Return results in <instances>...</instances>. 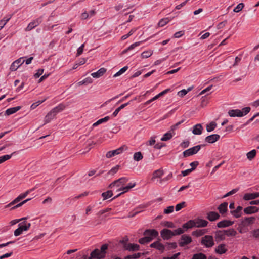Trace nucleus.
<instances>
[{
    "label": "nucleus",
    "instance_id": "nucleus-1",
    "mask_svg": "<svg viewBox=\"0 0 259 259\" xmlns=\"http://www.w3.org/2000/svg\"><path fill=\"white\" fill-rule=\"evenodd\" d=\"M143 235L145 236L139 240V242L141 244H144L151 242L153 238L156 237L158 235V232L155 229H146Z\"/></svg>",
    "mask_w": 259,
    "mask_h": 259
},
{
    "label": "nucleus",
    "instance_id": "nucleus-2",
    "mask_svg": "<svg viewBox=\"0 0 259 259\" xmlns=\"http://www.w3.org/2000/svg\"><path fill=\"white\" fill-rule=\"evenodd\" d=\"M65 108V105L63 104H60L57 106L52 109L45 117V123L46 124L51 121L55 116L60 112L63 111Z\"/></svg>",
    "mask_w": 259,
    "mask_h": 259
},
{
    "label": "nucleus",
    "instance_id": "nucleus-3",
    "mask_svg": "<svg viewBox=\"0 0 259 259\" xmlns=\"http://www.w3.org/2000/svg\"><path fill=\"white\" fill-rule=\"evenodd\" d=\"M200 244L206 248H210L215 244L213 237L211 235H205L201 238Z\"/></svg>",
    "mask_w": 259,
    "mask_h": 259
},
{
    "label": "nucleus",
    "instance_id": "nucleus-4",
    "mask_svg": "<svg viewBox=\"0 0 259 259\" xmlns=\"http://www.w3.org/2000/svg\"><path fill=\"white\" fill-rule=\"evenodd\" d=\"M34 189H35L34 188L31 189H29V190H27L25 192H24L23 193H21L16 198H15L13 201H12L9 204L5 206V208H8L9 207H11V206L16 204L17 203H18L21 200L25 198L29 193H30Z\"/></svg>",
    "mask_w": 259,
    "mask_h": 259
},
{
    "label": "nucleus",
    "instance_id": "nucleus-5",
    "mask_svg": "<svg viewBox=\"0 0 259 259\" xmlns=\"http://www.w3.org/2000/svg\"><path fill=\"white\" fill-rule=\"evenodd\" d=\"M201 148V145H197L186 150L183 152L184 157H188L189 156L193 155L200 150Z\"/></svg>",
    "mask_w": 259,
    "mask_h": 259
},
{
    "label": "nucleus",
    "instance_id": "nucleus-6",
    "mask_svg": "<svg viewBox=\"0 0 259 259\" xmlns=\"http://www.w3.org/2000/svg\"><path fill=\"white\" fill-rule=\"evenodd\" d=\"M192 241V239L190 236L184 234L181 236L180 239L179 240V245L181 247H184L191 243Z\"/></svg>",
    "mask_w": 259,
    "mask_h": 259
},
{
    "label": "nucleus",
    "instance_id": "nucleus-7",
    "mask_svg": "<svg viewBox=\"0 0 259 259\" xmlns=\"http://www.w3.org/2000/svg\"><path fill=\"white\" fill-rule=\"evenodd\" d=\"M160 239H158V240L154 242L150 245V247L154 248L159 250L161 253L164 252L166 248L165 244L164 245L160 242Z\"/></svg>",
    "mask_w": 259,
    "mask_h": 259
},
{
    "label": "nucleus",
    "instance_id": "nucleus-8",
    "mask_svg": "<svg viewBox=\"0 0 259 259\" xmlns=\"http://www.w3.org/2000/svg\"><path fill=\"white\" fill-rule=\"evenodd\" d=\"M160 236L163 240H168L174 236V234L173 231L169 229H163L160 231Z\"/></svg>",
    "mask_w": 259,
    "mask_h": 259
},
{
    "label": "nucleus",
    "instance_id": "nucleus-9",
    "mask_svg": "<svg viewBox=\"0 0 259 259\" xmlns=\"http://www.w3.org/2000/svg\"><path fill=\"white\" fill-rule=\"evenodd\" d=\"M42 21V16H40L39 18L36 19L32 22H30L27 27L25 28L26 31H29L32 29L34 28L38 25H39Z\"/></svg>",
    "mask_w": 259,
    "mask_h": 259
},
{
    "label": "nucleus",
    "instance_id": "nucleus-10",
    "mask_svg": "<svg viewBox=\"0 0 259 259\" xmlns=\"http://www.w3.org/2000/svg\"><path fill=\"white\" fill-rule=\"evenodd\" d=\"M125 147V146H122L116 150L108 151L106 154V157L109 158L114 156L115 155H118L123 151Z\"/></svg>",
    "mask_w": 259,
    "mask_h": 259
},
{
    "label": "nucleus",
    "instance_id": "nucleus-11",
    "mask_svg": "<svg viewBox=\"0 0 259 259\" xmlns=\"http://www.w3.org/2000/svg\"><path fill=\"white\" fill-rule=\"evenodd\" d=\"M215 241L219 243L225 239V234L224 230H217L214 232Z\"/></svg>",
    "mask_w": 259,
    "mask_h": 259
},
{
    "label": "nucleus",
    "instance_id": "nucleus-12",
    "mask_svg": "<svg viewBox=\"0 0 259 259\" xmlns=\"http://www.w3.org/2000/svg\"><path fill=\"white\" fill-rule=\"evenodd\" d=\"M195 227L202 228L207 226L208 221L200 218H197L194 219Z\"/></svg>",
    "mask_w": 259,
    "mask_h": 259
},
{
    "label": "nucleus",
    "instance_id": "nucleus-13",
    "mask_svg": "<svg viewBox=\"0 0 259 259\" xmlns=\"http://www.w3.org/2000/svg\"><path fill=\"white\" fill-rule=\"evenodd\" d=\"M255 218L254 217H245L241 220V225L242 226H247L252 224L254 223Z\"/></svg>",
    "mask_w": 259,
    "mask_h": 259
},
{
    "label": "nucleus",
    "instance_id": "nucleus-14",
    "mask_svg": "<svg viewBox=\"0 0 259 259\" xmlns=\"http://www.w3.org/2000/svg\"><path fill=\"white\" fill-rule=\"evenodd\" d=\"M220 138V136L219 135L212 134L207 136L205 139V141L209 144H212L218 141Z\"/></svg>",
    "mask_w": 259,
    "mask_h": 259
},
{
    "label": "nucleus",
    "instance_id": "nucleus-15",
    "mask_svg": "<svg viewBox=\"0 0 259 259\" xmlns=\"http://www.w3.org/2000/svg\"><path fill=\"white\" fill-rule=\"evenodd\" d=\"M234 221L227 220H224L217 223V227L220 228H226L232 226L234 224Z\"/></svg>",
    "mask_w": 259,
    "mask_h": 259
},
{
    "label": "nucleus",
    "instance_id": "nucleus-16",
    "mask_svg": "<svg viewBox=\"0 0 259 259\" xmlns=\"http://www.w3.org/2000/svg\"><path fill=\"white\" fill-rule=\"evenodd\" d=\"M104 258L103 255L100 253V250L98 249H95L91 252L90 256L89 257V259L97 258L101 259Z\"/></svg>",
    "mask_w": 259,
    "mask_h": 259
},
{
    "label": "nucleus",
    "instance_id": "nucleus-17",
    "mask_svg": "<svg viewBox=\"0 0 259 259\" xmlns=\"http://www.w3.org/2000/svg\"><path fill=\"white\" fill-rule=\"evenodd\" d=\"M227 251V249L226 248V245L225 244L222 243L219 245L214 250L215 252L217 254H222L225 253Z\"/></svg>",
    "mask_w": 259,
    "mask_h": 259
},
{
    "label": "nucleus",
    "instance_id": "nucleus-18",
    "mask_svg": "<svg viewBox=\"0 0 259 259\" xmlns=\"http://www.w3.org/2000/svg\"><path fill=\"white\" fill-rule=\"evenodd\" d=\"M259 208L256 206H248L244 209V212L246 214H251L258 212Z\"/></svg>",
    "mask_w": 259,
    "mask_h": 259
},
{
    "label": "nucleus",
    "instance_id": "nucleus-19",
    "mask_svg": "<svg viewBox=\"0 0 259 259\" xmlns=\"http://www.w3.org/2000/svg\"><path fill=\"white\" fill-rule=\"evenodd\" d=\"M259 197V193L255 192L252 193H246L244 194L243 199L245 200H250Z\"/></svg>",
    "mask_w": 259,
    "mask_h": 259
},
{
    "label": "nucleus",
    "instance_id": "nucleus-20",
    "mask_svg": "<svg viewBox=\"0 0 259 259\" xmlns=\"http://www.w3.org/2000/svg\"><path fill=\"white\" fill-rule=\"evenodd\" d=\"M195 224L194 220H190L187 222L186 223L183 224L182 228L184 230L185 232V231H187L189 229H191L193 227H195Z\"/></svg>",
    "mask_w": 259,
    "mask_h": 259
},
{
    "label": "nucleus",
    "instance_id": "nucleus-21",
    "mask_svg": "<svg viewBox=\"0 0 259 259\" xmlns=\"http://www.w3.org/2000/svg\"><path fill=\"white\" fill-rule=\"evenodd\" d=\"M218 213L214 211H210L207 214L206 218L210 221H214L220 218Z\"/></svg>",
    "mask_w": 259,
    "mask_h": 259
},
{
    "label": "nucleus",
    "instance_id": "nucleus-22",
    "mask_svg": "<svg viewBox=\"0 0 259 259\" xmlns=\"http://www.w3.org/2000/svg\"><path fill=\"white\" fill-rule=\"evenodd\" d=\"M230 117H242V113L239 109H232L230 110L228 112Z\"/></svg>",
    "mask_w": 259,
    "mask_h": 259
},
{
    "label": "nucleus",
    "instance_id": "nucleus-23",
    "mask_svg": "<svg viewBox=\"0 0 259 259\" xmlns=\"http://www.w3.org/2000/svg\"><path fill=\"white\" fill-rule=\"evenodd\" d=\"M124 249L129 251H136L140 249V246L137 244L128 243Z\"/></svg>",
    "mask_w": 259,
    "mask_h": 259
},
{
    "label": "nucleus",
    "instance_id": "nucleus-24",
    "mask_svg": "<svg viewBox=\"0 0 259 259\" xmlns=\"http://www.w3.org/2000/svg\"><path fill=\"white\" fill-rule=\"evenodd\" d=\"M228 203L226 202L221 203L218 207V209L222 215H223L228 211Z\"/></svg>",
    "mask_w": 259,
    "mask_h": 259
},
{
    "label": "nucleus",
    "instance_id": "nucleus-25",
    "mask_svg": "<svg viewBox=\"0 0 259 259\" xmlns=\"http://www.w3.org/2000/svg\"><path fill=\"white\" fill-rule=\"evenodd\" d=\"M242 207L238 206L235 210L231 211L230 212L235 218H239L242 214Z\"/></svg>",
    "mask_w": 259,
    "mask_h": 259
},
{
    "label": "nucleus",
    "instance_id": "nucleus-26",
    "mask_svg": "<svg viewBox=\"0 0 259 259\" xmlns=\"http://www.w3.org/2000/svg\"><path fill=\"white\" fill-rule=\"evenodd\" d=\"M203 130V127L201 124H197L193 126L192 133L194 135H201Z\"/></svg>",
    "mask_w": 259,
    "mask_h": 259
},
{
    "label": "nucleus",
    "instance_id": "nucleus-27",
    "mask_svg": "<svg viewBox=\"0 0 259 259\" xmlns=\"http://www.w3.org/2000/svg\"><path fill=\"white\" fill-rule=\"evenodd\" d=\"M106 69L104 68H101L98 70L97 72L91 73L92 76L94 78H99L103 76L106 72Z\"/></svg>",
    "mask_w": 259,
    "mask_h": 259
},
{
    "label": "nucleus",
    "instance_id": "nucleus-28",
    "mask_svg": "<svg viewBox=\"0 0 259 259\" xmlns=\"http://www.w3.org/2000/svg\"><path fill=\"white\" fill-rule=\"evenodd\" d=\"M21 109V106L12 107L7 109L5 111V115L9 116L13 114Z\"/></svg>",
    "mask_w": 259,
    "mask_h": 259
},
{
    "label": "nucleus",
    "instance_id": "nucleus-29",
    "mask_svg": "<svg viewBox=\"0 0 259 259\" xmlns=\"http://www.w3.org/2000/svg\"><path fill=\"white\" fill-rule=\"evenodd\" d=\"M133 100H131L130 102H127L126 103H124L123 104H122L121 105H120L119 107H118L115 111L112 114V116H114V117H115L117 115L118 113H119V112L122 109H123L124 107H125L126 106H127V105H128L130 104V102H132Z\"/></svg>",
    "mask_w": 259,
    "mask_h": 259
},
{
    "label": "nucleus",
    "instance_id": "nucleus-30",
    "mask_svg": "<svg viewBox=\"0 0 259 259\" xmlns=\"http://www.w3.org/2000/svg\"><path fill=\"white\" fill-rule=\"evenodd\" d=\"M128 181V179L126 177H122L116 180H115V182L116 184L117 187H119L120 185H124L127 181Z\"/></svg>",
    "mask_w": 259,
    "mask_h": 259
},
{
    "label": "nucleus",
    "instance_id": "nucleus-31",
    "mask_svg": "<svg viewBox=\"0 0 259 259\" xmlns=\"http://www.w3.org/2000/svg\"><path fill=\"white\" fill-rule=\"evenodd\" d=\"M207 233L206 229L197 230L193 231L192 233V235L196 237H200L203 235L204 234Z\"/></svg>",
    "mask_w": 259,
    "mask_h": 259
},
{
    "label": "nucleus",
    "instance_id": "nucleus-32",
    "mask_svg": "<svg viewBox=\"0 0 259 259\" xmlns=\"http://www.w3.org/2000/svg\"><path fill=\"white\" fill-rule=\"evenodd\" d=\"M174 135L173 134L172 132L169 131L164 134L163 136L161 138V140L162 141H166L170 139L172 136Z\"/></svg>",
    "mask_w": 259,
    "mask_h": 259
},
{
    "label": "nucleus",
    "instance_id": "nucleus-33",
    "mask_svg": "<svg viewBox=\"0 0 259 259\" xmlns=\"http://www.w3.org/2000/svg\"><path fill=\"white\" fill-rule=\"evenodd\" d=\"M224 231L227 236H235L237 234V232L234 229L224 230Z\"/></svg>",
    "mask_w": 259,
    "mask_h": 259
},
{
    "label": "nucleus",
    "instance_id": "nucleus-34",
    "mask_svg": "<svg viewBox=\"0 0 259 259\" xmlns=\"http://www.w3.org/2000/svg\"><path fill=\"white\" fill-rule=\"evenodd\" d=\"M166 249L170 250L171 249H175L177 247V244L176 242H166L165 243Z\"/></svg>",
    "mask_w": 259,
    "mask_h": 259
},
{
    "label": "nucleus",
    "instance_id": "nucleus-35",
    "mask_svg": "<svg viewBox=\"0 0 259 259\" xmlns=\"http://www.w3.org/2000/svg\"><path fill=\"white\" fill-rule=\"evenodd\" d=\"M130 189L128 188V186H126V187H121L120 188H119L118 191H121V190H122L123 191V192H121L120 193L118 194L117 195H116V196H115L114 197H113L110 201L112 200H114L117 198H118L119 196H120V195H121L122 194H124V193L127 192Z\"/></svg>",
    "mask_w": 259,
    "mask_h": 259
},
{
    "label": "nucleus",
    "instance_id": "nucleus-36",
    "mask_svg": "<svg viewBox=\"0 0 259 259\" xmlns=\"http://www.w3.org/2000/svg\"><path fill=\"white\" fill-rule=\"evenodd\" d=\"M113 196V192L111 190H108L106 192L102 193V196L103 197V200H106Z\"/></svg>",
    "mask_w": 259,
    "mask_h": 259
},
{
    "label": "nucleus",
    "instance_id": "nucleus-37",
    "mask_svg": "<svg viewBox=\"0 0 259 259\" xmlns=\"http://www.w3.org/2000/svg\"><path fill=\"white\" fill-rule=\"evenodd\" d=\"M191 259H207V256L203 253H198L194 254Z\"/></svg>",
    "mask_w": 259,
    "mask_h": 259
},
{
    "label": "nucleus",
    "instance_id": "nucleus-38",
    "mask_svg": "<svg viewBox=\"0 0 259 259\" xmlns=\"http://www.w3.org/2000/svg\"><path fill=\"white\" fill-rule=\"evenodd\" d=\"M217 126V123L215 122H211L206 126V130L208 132L213 131Z\"/></svg>",
    "mask_w": 259,
    "mask_h": 259
},
{
    "label": "nucleus",
    "instance_id": "nucleus-39",
    "mask_svg": "<svg viewBox=\"0 0 259 259\" xmlns=\"http://www.w3.org/2000/svg\"><path fill=\"white\" fill-rule=\"evenodd\" d=\"M256 154V151L255 150L253 149L250 151V152H248L246 154V156L249 160H251L255 157Z\"/></svg>",
    "mask_w": 259,
    "mask_h": 259
},
{
    "label": "nucleus",
    "instance_id": "nucleus-40",
    "mask_svg": "<svg viewBox=\"0 0 259 259\" xmlns=\"http://www.w3.org/2000/svg\"><path fill=\"white\" fill-rule=\"evenodd\" d=\"M163 174V171L162 169H158L154 171L153 174V178H160Z\"/></svg>",
    "mask_w": 259,
    "mask_h": 259
},
{
    "label": "nucleus",
    "instance_id": "nucleus-41",
    "mask_svg": "<svg viewBox=\"0 0 259 259\" xmlns=\"http://www.w3.org/2000/svg\"><path fill=\"white\" fill-rule=\"evenodd\" d=\"M141 42L139 41V42H136L134 43L133 44L131 45L130 47H128L126 49L122 51V53L124 54V53H126L127 51L133 49L136 47L139 46V45L140 44Z\"/></svg>",
    "mask_w": 259,
    "mask_h": 259
},
{
    "label": "nucleus",
    "instance_id": "nucleus-42",
    "mask_svg": "<svg viewBox=\"0 0 259 259\" xmlns=\"http://www.w3.org/2000/svg\"><path fill=\"white\" fill-rule=\"evenodd\" d=\"M142 254L143 253H137L133 255H128L125 256V259H137L140 258Z\"/></svg>",
    "mask_w": 259,
    "mask_h": 259
},
{
    "label": "nucleus",
    "instance_id": "nucleus-43",
    "mask_svg": "<svg viewBox=\"0 0 259 259\" xmlns=\"http://www.w3.org/2000/svg\"><path fill=\"white\" fill-rule=\"evenodd\" d=\"M128 69L127 66H124L123 68H122L120 70H119L117 72H116L114 75V77H116L120 76L124 72H125Z\"/></svg>",
    "mask_w": 259,
    "mask_h": 259
},
{
    "label": "nucleus",
    "instance_id": "nucleus-44",
    "mask_svg": "<svg viewBox=\"0 0 259 259\" xmlns=\"http://www.w3.org/2000/svg\"><path fill=\"white\" fill-rule=\"evenodd\" d=\"M15 152H13V153H12L10 155H3L2 156H1L0 157V164L3 163L4 162H5V161L11 158V157H12V156L13 155V154H14Z\"/></svg>",
    "mask_w": 259,
    "mask_h": 259
},
{
    "label": "nucleus",
    "instance_id": "nucleus-45",
    "mask_svg": "<svg viewBox=\"0 0 259 259\" xmlns=\"http://www.w3.org/2000/svg\"><path fill=\"white\" fill-rule=\"evenodd\" d=\"M108 245L107 244H104L102 245L101 247V249L100 250V253L103 255L105 257V254L106 253V250L108 249Z\"/></svg>",
    "mask_w": 259,
    "mask_h": 259
},
{
    "label": "nucleus",
    "instance_id": "nucleus-46",
    "mask_svg": "<svg viewBox=\"0 0 259 259\" xmlns=\"http://www.w3.org/2000/svg\"><path fill=\"white\" fill-rule=\"evenodd\" d=\"M143 158V155L141 152H137L134 154V159L136 161H139L142 160Z\"/></svg>",
    "mask_w": 259,
    "mask_h": 259
},
{
    "label": "nucleus",
    "instance_id": "nucleus-47",
    "mask_svg": "<svg viewBox=\"0 0 259 259\" xmlns=\"http://www.w3.org/2000/svg\"><path fill=\"white\" fill-rule=\"evenodd\" d=\"M162 225L166 227L169 228H175L176 226L172 222L164 221L162 223Z\"/></svg>",
    "mask_w": 259,
    "mask_h": 259
},
{
    "label": "nucleus",
    "instance_id": "nucleus-48",
    "mask_svg": "<svg viewBox=\"0 0 259 259\" xmlns=\"http://www.w3.org/2000/svg\"><path fill=\"white\" fill-rule=\"evenodd\" d=\"M153 54V51L149 50L143 52L141 54V56L143 58H147L151 56Z\"/></svg>",
    "mask_w": 259,
    "mask_h": 259
},
{
    "label": "nucleus",
    "instance_id": "nucleus-49",
    "mask_svg": "<svg viewBox=\"0 0 259 259\" xmlns=\"http://www.w3.org/2000/svg\"><path fill=\"white\" fill-rule=\"evenodd\" d=\"M184 122V120H182L178 122H177V123H176L175 124L172 125L170 127V131L172 132L173 133V134L175 135V130H176L178 127V126L181 124H182L183 122Z\"/></svg>",
    "mask_w": 259,
    "mask_h": 259
},
{
    "label": "nucleus",
    "instance_id": "nucleus-50",
    "mask_svg": "<svg viewBox=\"0 0 259 259\" xmlns=\"http://www.w3.org/2000/svg\"><path fill=\"white\" fill-rule=\"evenodd\" d=\"M25 62V58L24 57H21L15 61H14L11 65H15V64L20 65H23V64Z\"/></svg>",
    "mask_w": 259,
    "mask_h": 259
},
{
    "label": "nucleus",
    "instance_id": "nucleus-51",
    "mask_svg": "<svg viewBox=\"0 0 259 259\" xmlns=\"http://www.w3.org/2000/svg\"><path fill=\"white\" fill-rule=\"evenodd\" d=\"M137 30V28H133L126 35H124L121 37L122 40H125L132 35Z\"/></svg>",
    "mask_w": 259,
    "mask_h": 259
},
{
    "label": "nucleus",
    "instance_id": "nucleus-52",
    "mask_svg": "<svg viewBox=\"0 0 259 259\" xmlns=\"http://www.w3.org/2000/svg\"><path fill=\"white\" fill-rule=\"evenodd\" d=\"M31 199V198H28V199H27L23 201H22L21 202L16 204V205H15L14 206H13V207L11 208V209H16L17 208H18L19 207H21L22 206L23 204H25L27 202L29 201V200H30Z\"/></svg>",
    "mask_w": 259,
    "mask_h": 259
},
{
    "label": "nucleus",
    "instance_id": "nucleus-53",
    "mask_svg": "<svg viewBox=\"0 0 259 259\" xmlns=\"http://www.w3.org/2000/svg\"><path fill=\"white\" fill-rule=\"evenodd\" d=\"M244 5L243 3H239L233 10L234 12L237 13L242 10L243 8Z\"/></svg>",
    "mask_w": 259,
    "mask_h": 259
},
{
    "label": "nucleus",
    "instance_id": "nucleus-54",
    "mask_svg": "<svg viewBox=\"0 0 259 259\" xmlns=\"http://www.w3.org/2000/svg\"><path fill=\"white\" fill-rule=\"evenodd\" d=\"M169 22V20L167 18H163L161 19L158 22V26L160 27L164 26Z\"/></svg>",
    "mask_w": 259,
    "mask_h": 259
},
{
    "label": "nucleus",
    "instance_id": "nucleus-55",
    "mask_svg": "<svg viewBox=\"0 0 259 259\" xmlns=\"http://www.w3.org/2000/svg\"><path fill=\"white\" fill-rule=\"evenodd\" d=\"M23 223H20L18 226H20V227L22 229L23 231H27L31 226V224L30 223L27 224H23Z\"/></svg>",
    "mask_w": 259,
    "mask_h": 259
},
{
    "label": "nucleus",
    "instance_id": "nucleus-56",
    "mask_svg": "<svg viewBox=\"0 0 259 259\" xmlns=\"http://www.w3.org/2000/svg\"><path fill=\"white\" fill-rule=\"evenodd\" d=\"M186 206V202H182L176 205L175 207L176 211H178L180 210L181 209Z\"/></svg>",
    "mask_w": 259,
    "mask_h": 259
},
{
    "label": "nucleus",
    "instance_id": "nucleus-57",
    "mask_svg": "<svg viewBox=\"0 0 259 259\" xmlns=\"http://www.w3.org/2000/svg\"><path fill=\"white\" fill-rule=\"evenodd\" d=\"M128 241V238L127 236H124L123 239L120 240L119 243L122 244L123 245V248H124L126 246V245H128L127 242Z\"/></svg>",
    "mask_w": 259,
    "mask_h": 259
},
{
    "label": "nucleus",
    "instance_id": "nucleus-58",
    "mask_svg": "<svg viewBox=\"0 0 259 259\" xmlns=\"http://www.w3.org/2000/svg\"><path fill=\"white\" fill-rule=\"evenodd\" d=\"M119 167L120 166L118 165H116L115 167H113L108 172V175H113L114 174H116L119 168Z\"/></svg>",
    "mask_w": 259,
    "mask_h": 259
},
{
    "label": "nucleus",
    "instance_id": "nucleus-59",
    "mask_svg": "<svg viewBox=\"0 0 259 259\" xmlns=\"http://www.w3.org/2000/svg\"><path fill=\"white\" fill-rule=\"evenodd\" d=\"M172 231L174 236L181 235L184 233V230L181 228H179Z\"/></svg>",
    "mask_w": 259,
    "mask_h": 259
},
{
    "label": "nucleus",
    "instance_id": "nucleus-60",
    "mask_svg": "<svg viewBox=\"0 0 259 259\" xmlns=\"http://www.w3.org/2000/svg\"><path fill=\"white\" fill-rule=\"evenodd\" d=\"M251 108L249 107H246L241 110V112L242 113V117L247 114L250 111Z\"/></svg>",
    "mask_w": 259,
    "mask_h": 259
},
{
    "label": "nucleus",
    "instance_id": "nucleus-61",
    "mask_svg": "<svg viewBox=\"0 0 259 259\" xmlns=\"http://www.w3.org/2000/svg\"><path fill=\"white\" fill-rule=\"evenodd\" d=\"M238 190H239V188L234 189L232 190L231 191H230V192L226 193L225 195H224L223 198H226L229 196L234 194L235 193H236Z\"/></svg>",
    "mask_w": 259,
    "mask_h": 259
},
{
    "label": "nucleus",
    "instance_id": "nucleus-62",
    "mask_svg": "<svg viewBox=\"0 0 259 259\" xmlns=\"http://www.w3.org/2000/svg\"><path fill=\"white\" fill-rule=\"evenodd\" d=\"M10 17L7 18L6 19L5 18H4L3 19L0 21V30L4 27L7 22L10 20Z\"/></svg>",
    "mask_w": 259,
    "mask_h": 259
},
{
    "label": "nucleus",
    "instance_id": "nucleus-63",
    "mask_svg": "<svg viewBox=\"0 0 259 259\" xmlns=\"http://www.w3.org/2000/svg\"><path fill=\"white\" fill-rule=\"evenodd\" d=\"M23 231V230L20 227V226H19L18 228L14 231V234L15 236H18L22 233Z\"/></svg>",
    "mask_w": 259,
    "mask_h": 259
},
{
    "label": "nucleus",
    "instance_id": "nucleus-64",
    "mask_svg": "<svg viewBox=\"0 0 259 259\" xmlns=\"http://www.w3.org/2000/svg\"><path fill=\"white\" fill-rule=\"evenodd\" d=\"M174 207L173 206H170L167 207L164 210V213L169 214L174 211Z\"/></svg>",
    "mask_w": 259,
    "mask_h": 259
}]
</instances>
